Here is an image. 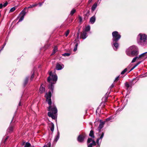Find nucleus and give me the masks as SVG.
<instances>
[{
	"mask_svg": "<svg viewBox=\"0 0 147 147\" xmlns=\"http://www.w3.org/2000/svg\"><path fill=\"white\" fill-rule=\"evenodd\" d=\"M51 130L52 131H53L54 130V125L53 123H51Z\"/></svg>",
	"mask_w": 147,
	"mask_h": 147,
	"instance_id": "nucleus-23",
	"label": "nucleus"
},
{
	"mask_svg": "<svg viewBox=\"0 0 147 147\" xmlns=\"http://www.w3.org/2000/svg\"><path fill=\"white\" fill-rule=\"evenodd\" d=\"M8 138H9V137H8V136H7V137H6V139H5V141H4V142H5V141H6V140H7V139H8Z\"/></svg>",
	"mask_w": 147,
	"mask_h": 147,
	"instance_id": "nucleus-47",
	"label": "nucleus"
},
{
	"mask_svg": "<svg viewBox=\"0 0 147 147\" xmlns=\"http://www.w3.org/2000/svg\"><path fill=\"white\" fill-rule=\"evenodd\" d=\"M21 102H19V106H20V105H21Z\"/></svg>",
	"mask_w": 147,
	"mask_h": 147,
	"instance_id": "nucleus-49",
	"label": "nucleus"
},
{
	"mask_svg": "<svg viewBox=\"0 0 147 147\" xmlns=\"http://www.w3.org/2000/svg\"><path fill=\"white\" fill-rule=\"evenodd\" d=\"M22 13H20V15L21 16V17L19 19L18 22H21L24 20V16L26 14H25V13L24 11Z\"/></svg>",
	"mask_w": 147,
	"mask_h": 147,
	"instance_id": "nucleus-9",
	"label": "nucleus"
},
{
	"mask_svg": "<svg viewBox=\"0 0 147 147\" xmlns=\"http://www.w3.org/2000/svg\"><path fill=\"white\" fill-rule=\"evenodd\" d=\"M69 30H67L65 32V34L66 36H67L69 34Z\"/></svg>",
	"mask_w": 147,
	"mask_h": 147,
	"instance_id": "nucleus-32",
	"label": "nucleus"
},
{
	"mask_svg": "<svg viewBox=\"0 0 147 147\" xmlns=\"http://www.w3.org/2000/svg\"><path fill=\"white\" fill-rule=\"evenodd\" d=\"M59 138V132H58L57 134V136L55 137L54 139V141L57 142Z\"/></svg>",
	"mask_w": 147,
	"mask_h": 147,
	"instance_id": "nucleus-18",
	"label": "nucleus"
},
{
	"mask_svg": "<svg viewBox=\"0 0 147 147\" xmlns=\"http://www.w3.org/2000/svg\"><path fill=\"white\" fill-rule=\"evenodd\" d=\"M89 135L92 138H94V132L92 130H91L90 133L89 134Z\"/></svg>",
	"mask_w": 147,
	"mask_h": 147,
	"instance_id": "nucleus-21",
	"label": "nucleus"
},
{
	"mask_svg": "<svg viewBox=\"0 0 147 147\" xmlns=\"http://www.w3.org/2000/svg\"><path fill=\"white\" fill-rule=\"evenodd\" d=\"M43 147H48L46 145H45Z\"/></svg>",
	"mask_w": 147,
	"mask_h": 147,
	"instance_id": "nucleus-50",
	"label": "nucleus"
},
{
	"mask_svg": "<svg viewBox=\"0 0 147 147\" xmlns=\"http://www.w3.org/2000/svg\"><path fill=\"white\" fill-rule=\"evenodd\" d=\"M90 28L89 25L86 26L84 31H83V39H85L88 36V32L90 31Z\"/></svg>",
	"mask_w": 147,
	"mask_h": 147,
	"instance_id": "nucleus-7",
	"label": "nucleus"
},
{
	"mask_svg": "<svg viewBox=\"0 0 147 147\" xmlns=\"http://www.w3.org/2000/svg\"><path fill=\"white\" fill-rule=\"evenodd\" d=\"M87 144L88 147H92L93 146L96 145V142L92 139L89 138L87 141Z\"/></svg>",
	"mask_w": 147,
	"mask_h": 147,
	"instance_id": "nucleus-6",
	"label": "nucleus"
},
{
	"mask_svg": "<svg viewBox=\"0 0 147 147\" xmlns=\"http://www.w3.org/2000/svg\"><path fill=\"white\" fill-rule=\"evenodd\" d=\"M117 42L118 41H115L114 42L113 41L112 45L115 51H116L117 49H118L119 47V45Z\"/></svg>",
	"mask_w": 147,
	"mask_h": 147,
	"instance_id": "nucleus-8",
	"label": "nucleus"
},
{
	"mask_svg": "<svg viewBox=\"0 0 147 147\" xmlns=\"http://www.w3.org/2000/svg\"><path fill=\"white\" fill-rule=\"evenodd\" d=\"M96 20V17L95 16H93L91 18L90 20V22L91 24H93L95 22Z\"/></svg>",
	"mask_w": 147,
	"mask_h": 147,
	"instance_id": "nucleus-13",
	"label": "nucleus"
},
{
	"mask_svg": "<svg viewBox=\"0 0 147 147\" xmlns=\"http://www.w3.org/2000/svg\"><path fill=\"white\" fill-rule=\"evenodd\" d=\"M135 57L136 58V60H137V59L140 60V59L141 58L139 56H136Z\"/></svg>",
	"mask_w": 147,
	"mask_h": 147,
	"instance_id": "nucleus-39",
	"label": "nucleus"
},
{
	"mask_svg": "<svg viewBox=\"0 0 147 147\" xmlns=\"http://www.w3.org/2000/svg\"><path fill=\"white\" fill-rule=\"evenodd\" d=\"M136 58L135 57L133 59V60H132V61H131V63H133L134 62H135L136 61Z\"/></svg>",
	"mask_w": 147,
	"mask_h": 147,
	"instance_id": "nucleus-37",
	"label": "nucleus"
},
{
	"mask_svg": "<svg viewBox=\"0 0 147 147\" xmlns=\"http://www.w3.org/2000/svg\"><path fill=\"white\" fill-rule=\"evenodd\" d=\"M80 38H83V36L82 35H81L80 36Z\"/></svg>",
	"mask_w": 147,
	"mask_h": 147,
	"instance_id": "nucleus-48",
	"label": "nucleus"
},
{
	"mask_svg": "<svg viewBox=\"0 0 147 147\" xmlns=\"http://www.w3.org/2000/svg\"><path fill=\"white\" fill-rule=\"evenodd\" d=\"M97 5V4L96 3H95L91 7L92 10L93 11H94L96 9Z\"/></svg>",
	"mask_w": 147,
	"mask_h": 147,
	"instance_id": "nucleus-17",
	"label": "nucleus"
},
{
	"mask_svg": "<svg viewBox=\"0 0 147 147\" xmlns=\"http://www.w3.org/2000/svg\"><path fill=\"white\" fill-rule=\"evenodd\" d=\"M138 43L142 46H145L147 44V36L144 34L140 33L137 37Z\"/></svg>",
	"mask_w": 147,
	"mask_h": 147,
	"instance_id": "nucleus-4",
	"label": "nucleus"
},
{
	"mask_svg": "<svg viewBox=\"0 0 147 147\" xmlns=\"http://www.w3.org/2000/svg\"><path fill=\"white\" fill-rule=\"evenodd\" d=\"M51 96V93L50 92H49L48 93H47L45 95L47 101L49 105L48 111H49L50 112H48V115L49 117H51L53 119H55L57 117L56 114L57 113V110L55 106L54 105L51 106L52 103Z\"/></svg>",
	"mask_w": 147,
	"mask_h": 147,
	"instance_id": "nucleus-1",
	"label": "nucleus"
},
{
	"mask_svg": "<svg viewBox=\"0 0 147 147\" xmlns=\"http://www.w3.org/2000/svg\"><path fill=\"white\" fill-rule=\"evenodd\" d=\"M147 53V52H146L145 53H143L142 54H141L139 56H140V57L141 58H142V57H144L145 56V55Z\"/></svg>",
	"mask_w": 147,
	"mask_h": 147,
	"instance_id": "nucleus-29",
	"label": "nucleus"
},
{
	"mask_svg": "<svg viewBox=\"0 0 147 147\" xmlns=\"http://www.w3.org/2000/svg\"><path fill=\"white\" fill-rule=\"evenodd\" d=\"M13 126L12 125H10L7 129V132L10 133H11L13 130Z\"/></svg>",
	"mask_w": 147,
	"mask_h": 147,
	"instance_id": "nucleus-15",
	"label": "nucleus"
},
{
	"mask_svg": "<svg viewBox=\"0 0 147 147\" xmlns=\"http://www.w3.org/2000/svg\"><path fill=\"white\" fill-rule=\"evenodd\" d=\"M114 86V85L113 84H112V85L110 86V88H113Z\"/></svg>",
	"mask_w": 147,
	"mask_h": 147,
	"instance_id": "nucleus-44",
	"label": "nucleus"
},
{
	"mask_svg": "<svg viewBox=\"0 0 147 147\" xmlns=\"http://www.w3.org/2000/svg\"><path fill=\"white\" fill-rule=\"evenodd\" d=\"M141 63V61H139L132 68L131 70L129 71V72L131 71L134 69L137 66L139 65Z\"/></svg>",
	"mask_w": 147,
	"mask_h": 147,
	"instance_id": "nucleus-19",
	"label": "nucleus"
},
{
	"mask_svg": "<svg viewBox=\"0 0 147 147\" xmlns=\"http://www.w3.org/2000/svg\"><path fill=\"white\" fill-rule=\"evenodd\" d=\"M45 90V88L42 85H41L39 89V92L40 93L44 92Z\"/></svg>",
	"mask_w": 147,
	"mask_h": 147,
	"instance_id": "nucleus-14",
	"label": "nucleus"
},
{
	"mask_svg": "<svg viewBox=\"0 0 147 147\" xmlns=\"http://www.w3.org/2000/svg\"><path fill=\"white\" fill-rule=\"evenodd\" d=\"M28 8H27V7H25L24 9L21 12V13H22V12H23L24 11V12L25 13V14H26V9Z\"/></svg>",
	"mask_w": 147,
	"mask_h": 147,
	"instance_id": "nucleus-35",
	"label": "nucleus"
},
{
	"mask_svg": "<svg viewBox=\"0 0 147 147\" xmlns=\"http://www.w3.org/2000/svg\"><path fill=\"white\" fill-rule=\"evenodd\" d=\"M112 34L113 37V41L114 42L115 41H118L121 37L120 35L116 31L113 32Z\"/></svg>",
	"mask_w": 147,
	"mask_h": 147,
	"instance_id": "nucleus-5",
	"label": "nucleus"
},
{
	"mask_svg": "<svg viewBox=\"0 0 147 147\" xmlns=\"http://www.w3.org/2000/svg\"><path fill=\"white\" fill-rule=\"evenodd\" d=\"M6 44V42H5L4 44L3 45V47H2V48H1V50H3V48H4V47H5V45Z\"/></svg>",
	"mask_w": 147,
	"mask_h": 147,
	"instance_id": "nucleus-40",
	"label": "nucleus"
},
{
	"mask_svg": "<svg viewBox=\"0 0 147 147\" xmlns=\"http://www.w3.org/2000/svg\"><path fill=\"white\" fill-rule=\"evenodd\" d=\"M113 119V118L112 117H109L106 119V121H108L111 120V119Z\"/></svg>",
	"mask_w": 147,
	"mask_h": 147,
	"instance_id": "nucleus-34",
	"label": "nucleus"
},
{
	"mask_svg": "<svg viewBox=\"0 0 147 147\" xmlns=\"http://www.w3.org/2000/svg\"><path fill=\"white\" fill-rule=\"evenodd\" d=\"M70 55L69 53H65L62 54V55L63 56H69Z\"/></svg>",
	"mask_w": 147,
	"mask_h": 147,
	"instance_id": "nucleus-28",
	"label": "nucleus"
},
{
	"mask_svg": "<svg viewBox=\"0 0 147 147\" xmlns=\"http://www.w3.org/2000/svg\"><path fill=\"white\" fill-rule=\"evenodd\" d=\"M76 12V10L74 9H73L71 10L70 12V14L71 15H73Z\"/></svg>",
	"mask_w": 147,
	"mask_h": 147,
	"instance_id": "nucleus-31",
	"label": "nucleus"
},
{
	"mask_svg": "<svg viewBox=\"0 0 147 147\" xmlns=\"http://www.w3.org/2000/svg\"><path fill=\"white\" fill-rule=\"evenodd\" d=\"M64 67L63 65H60L59 63H57L56 66V68L57 70H60L61 69Z\"/></svg>",
	"mask_w": 147,
	"mask_h": 147,
	"instance_id": "nucleus-12",
	"label": "nucleus"
},
{
	"mask_svg": "<svg viewBox=\"0 0 147 147\" xmlns=\"http://www.w3.org/2000/svg\"><path fill=\"white\" fill-rule=\"evenodd\" d=\"M79 21L80 22H81L82 21V18L80 16L79 17Z\"/></svg>",
	"mask_w": 147,
	"mask_h": 147,
	"instance_id": "nucleus-42",
	"label": "nucleus"
},
{
	"mask_svg": "<svg viewBox=\"0 0 147 147\" xmlns=\"http://www.w3.org/2000/svg\"><path fill=\"white\" fill-rule=\"evenodd\" d=\"M57 46H55L54 47V49H53V52L51 54V55H53L55 54L56 52H57Z\"/></svg>",
	"mask_w": 147,
	"mask_h": 147,
	"instance_id": "nucleus-20",
	"label": "nucleus"
},
{
	"mask_svg": "<svg viewBox=\"0 0 147 147\" xmlns=\"http://www.w3.org/2000/svg\"><path fill=\"white\" fill-rule=\"evenodd\" d=\"M127 68H125L123 71H122L121 73V74L122 75L123 74L125 73L127 71Z\"/></svg>",
	"mask_w": 147,
	"mask_h": 147,
	"instance_id": "nucleus-30",
	"label": "nucleus"
},
{
	"mask_svg": "<svg viewBox=\"0 0 147 147\" xmlns=\"http://www.w3.org/2000/svg\"><path fill=\"white\" fill-rule=\"evenodd\" d=\"M3 5L2 3L0 4V9L2 8V7H3Z\"/></svg>",
	"mask_w": 147,
	"mask_h": 147,
	"instance_id": "nucleus-43",
	"label": "nucleus"
},
{
	"mask_svg": "<svg viewBox=\"0 0 147 147\" xmlns=\"http://www.w3.org/2000/svg\"><path fill=\"white\" fill-rule=\"evenodd\" d=\"M89 0L90 1H92V0Z\"/></svg>",
	"mask_w": 147,
	"mask_h": 147,
	"instance_id": "nucleus-51",
	"label": "nucleus"
},
{
	"mask_svg": "<svg viewBox=\"0 0 147 147\" xmlns=\"http://www.w3.org/2000/svg\"><path fill=\"white\" fill-rule=\"evenodd\" d=\"M89 15V12L88 11V12H87L86 14V15L88 16Z\"/></svg>",
	"mask_w": 147,
	"mask_h": 147,
	"instance_id": "nucleus-45",
	"label": "nucleus"
},
{
	"mask_svg": "<svg viewBox=\"0 0 147 147\" xmlns=\"http://www.w3.org/2000/svg\"><path fill=\"white\" fill-rule=\"evenodd\" d=\"M16 9V8L15 7H13L9 11L10 12H12L13 11H15Z\"/></svg>",
	"mask_w": 147,
	"mask_h": 147,
	"instance_id": "nucleus-27",
	"label": "nucleus"
},
{
	"mask_svg": "<svg viewBox=\"0 0 147 147\" xmlns=\"http://www.w3.org/2000/svg\"><path fill=\"white\" fill-rule=\"evenodd\" d=\"M78 45V43H76L75 45V46L74 49V51H75L77 50Z\"/></svg>",
	"mask_w": 147,
	"mask_h": 147,
	"instance_id": "nucleus-26",
	"label": "nucleus"
},
{
	"mask_svg": "<svg viewBox=\"0 0 147 147\" xmlns=\"http://www.w3.org/2000/svg\"><path fill=\"white\" fill-rule=\"evenodd\" d=\"M119 76H118V77H117L115 79V81H118V79H119Z\"/></svg>",
	"mask_w": 147,
	"mask_h": 147,
	"instance_id": "nucleus-41",
	"label": "nucleus"
},
{
	"mask_svg": "<svg viewBox=\"0 0 147 147\" xmlns=\"http://www.w3.org/2000/svg\"><path fill=\"white\" fill-rule=\"evenodd\" d=\"M49 75L50 76L47 79L48 82L50 83L49 88L52 90L54 88L53 84L56 83L57 80V76L55 73L53 74L51 71L49 72Z\"/></svg>",
	"mask_w": 147,
	"mask_h": 147,
	"instance_id": "nucleus-2",
	"label": "nucleus"
},
{
	"mask_svg": "<svg viewBox=\"0 0 147 147\" xmlns=\"http://www.w3.org/2000/svg\"><path fill=\"white\" fill-rule=\"evenodd\" d=\"M43 3V2H42V3H39V5L40 6H41L42 5Z\"/></svg>",
	"mask_w": 147,
	"mask_h": 147,
	"instance_id": "nucleus-46",
	"label": "nucleus"
},
{
	"mask_svg": "<svg viewBox=\"0 0 147 147\" xmlns=\"http://www.w3.org/2000/svg\"><path fill=\"white\" fill-rule=\"evenodd\" d=\"M78 140L79 142H82L83 141V135H80L78 138Z\"/></svg>",
	"mask_w": 147,
	"mask_h": 147,
	"instance_id": "nucleus-16",
	"label": "nucleus"
},
{
	"mask_svg": "<svg viewBox=\"0 0 147 147\" xmlns=\"http://www.w3.org/2000/svg\"><path fill=\"white\" fill-rule=\"evenodd\" d=\"M7 4H8L7 2H6L3 4V7H6L7 5Z\"/></svg>",
	"mask_w": 147,
	"mask_h": 147,
	"instance_id": "nucleus-38",
	"label": "nucleus"
},
{
	"mask_svg": "<svg viewBox=\"0 0 147 147\" xmlns=\"http://www.w3.org/2000/svg\"><path fill=\"white\" fill-rule=\"evenodd\" d=\"M125 86L127 88H128L130 86V85H129V84L127 82L125 83Z\"/></svg>",
	"mask_w": 147,
	"mask_h": 147,
	"instance_id": "nucleus-33",
	"label": "nucleus"
},
{
	"mask_svg": "<svg viewBox=\"0 0 147 147\" xmlns=\"http://www.w3.org/2000/svg\"><path fill=\"white\" fill-rule=\"evenodd\" d=\"M34 72H33V73L32 74V75L31 77L30 80H32V79L34 77Z\"/></svg>",
	"mask_w": 147,
	"mask_h": 147,
	"instance_id": "nucleus-36",
	"label": "nucleus"
},
{
	"mask_svg": "<svg viewBox=\"0 0 147 147\" xmlns=\"http://www.w3.org/2000/svg\"><path fill=\"white\" fill-rule=\"evenodd\" d=\"M83 136V137L84 136V135Z\"/></svg>",
	"mask_w": 147,
	"mask_h": 147,
	"instance_id": "nucleus-52",
	"label": "nucleus"
},
{
	"mask_svg": "<svg viewBox=\"0 0 147 147\" xmlns=\"http://www.w3.org/2000/svg\"><path fill=\"white\" fill-rule=\"evenodd\" d=\"M31 145V144L27 142L26 143L24 147H30Z\"/></svg>",
	"mask_w": 147,
	"mask_h": 147,
	"instance_id": "nucleus-25",
	"label": "nucleus"
},
{
	"mask_svg": "<svg viewBox=\"0 0 147 147\" xmlns=\"http://www.w3.org/2000/svg\"><path fill=\"white\" fill-rule=\"evenodd\" d=\"M28 77H27L25 78L24 82V84L25 85H26L28 81Z\"/></svg>",
	"mask_w": 147,
	"mask_h": 147,
	"instance_id": "nucleus-24",
	"label": "nucleus"
},
{
	"mask_svg": "<svg viewBox=\"0 0 147 147\" xmlns=\"http://www.w3.org/2000/svg\"><path fill=\"white\" fill-rule=\"evenodd\" d=\"M104 133L103 132L102 133V134H101L100 137L99 138H98L97 139V140H96V143H97V144H98V146L100 145V143L101 142V141H100V142H99V141L100 139H102V138L104 136Z\"/></svg>",
	"mask_w": 147,
	"mask_h": 147,
	"instance_id": "nucleus-10",
	"label": "nucleus"
},
{
	"mask_svg": "<svg viewBox=\"0 0 147 147\" xmlns=\"http://www.w3.org/2000/svg\"><path fill=\"white\" fill-rule=\"evenodd\" d=\"M38 4H35L32 5H30V6L28 7V9L33 8V7L36 6L38 5Z\"/></svg>",
	"mask_w": 147,
	"mask_h": 147,
	"instance_id": "nucleus-22",
	"label": "nucleus"
},
{
	"mask_svg": "<svg viewBox=\"0 0 147 147\" xmlns=\"http://www.w3.org/2000/svg\"><path fill=\"white\" fill-rule=\"evenodd\" d=\"M105 123V121L100 122L98 127V130L99 131H100L101 129L103 127Z\"/></svg>",
	"mask_w": 147,
	"mask_h": 147,
	"instance_id": "nucleus-11",
	"label": "nucleus"
},
{
	"mask_svg": "<svg viewBox=\"0 0 147 147\" xmlns=\"http://www.w3.org/2000/svg\"><path fill=\"white\" fill-rule=\"evenodd\" d=\"M127 55L131 57L136 56L139 54L137 47L135 46H133L129 47L126 51Z\"/></svg>",
	"mask_w": 147,
	"mask_h": 147,
	"instance_id": "nucleus-3",
	"label": "nucleus"
}]
</instances>
